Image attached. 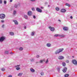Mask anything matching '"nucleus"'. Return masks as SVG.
Returning a JSON list of instances; mask_svg holds the SVG:
<instances>
[{
    "label": "nucleus",
    "mask_w": 77,
    "mask_h": 77,
    "mask_svg": "<svg viewBox=\"0 0 77 77\" xmlns=\"http://www.w3.org/2000/svg\"><path fill=\"white\" fill-rule=\"evenodd\" d=\"M10 2H12V0H10Z\"/></svg>",
    "instance_id": "obj_51"
},
{
    "label": "nucleus",
    "mask_w": 77,
    "mask_h": 77,
    "mask_svg": "<svg viewBox=\"0 0 77 77\" xmlns=\"http://www.w3.org/2000/svg\"><path fill=\"white\" fill-rule=\"evenodd\" d=\"M32 11H29V12H28L27 14L29 16H30L31 15H32Z\"/></svg>",
    "instance_id": "obj_13"
},
{
    "label": "nucleus",
    "mask_w": 77,
    "mask_h": 77,
    "mask_svg": "<svg viewBox=\"0 0 77 77\" xmlns=\"http://www.w3.org/2000/svg\"><path fill=\"white\" fill-rule=\"evenodd\" d=\"M35 35V32H32V33H31V36H33V35Z\"/></svg>",
    "instance_id": "obj_25"
},
{
    "label": "nucleus",
    "mask_w": 77,
    "mask_h": 77,
    "mask_svg": "<svg viewBox=\"0 0 77 77\" xmlns=\"http://www.w3.org/2000/svg\"><path fill=\"white\" fill-rule=\"evenodd\" d=\"M63 50V48L58 49L55 51V54H59L60 52H62Z\"/></svg>",
    "instance_id": "obj_1"
},
{
    "label": "nucleus",
    "mask_w": 77,
    "mask_h": 77,
    "mask_svg": "<svg viewBox=\"0 0 77 77\" xmlns=\"http://www.w3.org/2000/svg\"><path fill=\"white\" fill-rule=\"evenodd\" d=\"M72 62L74 65H77V61L75 60H73Z\"/></svg>",
    "instance_id": "obj_5"
},
{
    "label": "nucleus",
    "mask_w": 77,
    "mask_h": 77,
    "mask_svg": "<svg viewBox=\"0 0 77 77\" xmlns=\"http://www.w3.org/2000/svg\"><path fill=\"white\" fill-rule=\"evenodd\" d=\"M24 18H25V19H26L27 20V18H28V17L26 15H25L24 16Z\"/></svg>",
    "instance_id": "obj_21"
},
{
    "label": "nucleus",
    "mask_w": 77,
    "mask_h": 77,
    "mask_svg": "<svg viewBox=\"0 0 77 77\" xmlns=\"http://www.w3.org/2000/svg\"><path fill=\"white\" fill-rule=\"evenodd\" d=\"M48 4V2H45V5H47Z\"/></svg>",
    "instance_id": "obj_40"
},
{
    "label": "nucleus",
    "mask_w": 77,
    "mask_h": 77,
    "mask_svg": "<svg viewBox=\"0 0 77 77\" xmlns=\"http://www.w3.org/2000/svg\"><path fill=\"white\" fill-rule=\"evenodd\" d=\"M59 36L60 38H64L65 37V35L63 34L60 35L59 34Z\"/></svg>",
    "instance_id": "obj_11"
},
{
    "label": "nucleus",
    "mask_w": 77,
    "mask_h": 77,
    "mask_svg": "<svg viewBox=\"0 0 77 77\" xmlns=\"http://www.w3.org/2000/svg\"><path fill=\"white\" fill-rule=\"evenodd\" d=\"M44 61V60H40L39 62L40 63H42Z\"/></svg>",
    "instance_id": "obj_34"
},
{
    "label": "nucleus",
    "mask_w": 77,
    "mask_h": 77,
    "mask_svg": "<svg viewBox=\"0 0 77 77\" xmlns=\"http://www.w3.org/2000/svg\"><path fill=\"white\" fill-rule=\"evenodd\" d=\"M55 9L57 11H59V7H56L55 8Z\"/></svg>",
    "instance_id": "obj_22"
},
{
    "label": "nucleus",
    "mask_w": 77,
    "mask_h": 77,
    "mask_svg": "<svg viewBox=\"0 0 77 77\" xmlns=\"http://www.w3.org/2000/svg\"><path fill=\"white\" fill-rule=\"evenodd\" d=\"M63 66H66V63L65 62H63L62 63Z\"/></svg>",
    "instance_id": "obj_19"
},
{
    "label": "nucleus",
    "mask_w": 77,
    "mask_h": 77,
    "mask_svg": "<svg viewBox=\"0 0 77 77\" xmlns=\"http://www.w3.org/2000/svg\"><path fill=\"white\" fill-rule=\"evenodd\" d=\"M13 21L14 23V24L15 25H18V21H17V20H13Z\"/></svg>",
    "instance_id": "obj_6"
},
{
    "label": "nucleus",
    "mask_w": 77,
    "mask_h": 77,
    "mask_svg": "<svg viewBox=\"0 0 77 77\" xmlns=\"http://www.w3.org/2000/svg\"><path fill=\"white\" fill-rule=\"evenodd\" d=\"M5 39H6V38L5 37H1L0 38V42H3Z\"/></svg>",
    "instance_id": "obj_3"
},
{
    "label": "nucleus",
    "mask_w": 77,
    "mask_h": 77,
    "mask_svg": "<svg viewBox=\"0 0 77 77\" xmlns=\"http://www.w3.org/2000/svg\"><path fill=\"white\" fill-rule=\"evenodd\" d=\"M48 7H50V5H48Z\"/></svg>",
    "instance_id": "obj_54"
},
{
    "label": "nucleus",
    "mask_w": 77,
    "mask_h": 77,
    "mask_svg": "<svg viewBox=\"0 0 77 77\" xmlns=\"http://www.w3.org/2000/svg\"><path fill=\"white\" fill-rule=\"evenodd\" d=\"M46 46L48 47H51V44L50 43H47L46 45Z\"/></svg>",
    "instance_id": "obj_16"
},
{
    "label": "nucleus",
    "mask_w": 77,
    "mask_h": 77,
    "mask_svg": "<svg viewBox=\"0 0 77 77\" xmlns=\"http://www.w3.org/2000/svg\"><path fill=\"white\" fill-rule=\"evenodd\" d=\"M58 21H60V23L61 22V20H58Z\"/></svg>",
    "instance_id": "obj_53"
},
{
    "label": "nucleus",
    "mask_w": 77,
    "mask_h": 77,
    "mask_svg": "<svg viewBox=\"0 0 77 77\" xmlns=\"http://www.w3.org/2000/svg\"><path fill=\"white\" fill-rule=\"evenodd\" d=\"M10 54H14V53H13L12 52H10Z\"/></svg>",
    "instance_id": "obj_48"
},
{
    "label": "nucleus",
    "mask_w": 77,
    "mask_h": 77,
    "mask_svg": "<svg viewBox=\"0 0 77 77\" xmlns=\"http://www.w3.org/2000/svg\"><path fill=\"white\" fill-rule=\"evenodd\" d=\"M32 2H35V0H30Z\"/></svg>",
    "instance_id": "obj_49"
},
{
    "label": "nucleus",
    "mask_w": 77,
    "mask_h": 77,
    "mask_svg": "<svg viewBox=\"0 0 77 77\" xmlns=\"http://www.w3.org/2000/svg\"><path fill=\"white\" fill-rule=\"evenodd\" d=\"M72 18H73L72 17V16H70V19H72Z\"/></svg>",
    "instance_id": "obj_46"
},
{
    "label": "nucleus",
    "mask_w": 77,
    "mask_h": 77,
    "mask_svg": "<svg viewBox=\"0 0 77 77\" xmlns=\"http://www.w3.org/2000/svg\"><path fill=\"white\" fill-rule=\"evenodd\" d=\"M5 26V25L4 24H3L2 25V28H4V27Z\"/></svg>",
    "instance_id": "obj_39"
},
{
    "label": "nucleus",
    "mask_w": 77,
    "mask_h": 77,
    "mask_svg": "<svg viewBox=\"0 0 77 77\" xmlns=\"http://www.w3.org/2000/svg\"><path fill=\"white\" fill-rule=\"evenodd\" d=\"M19 66H20V65H17L15 66V67H19Z\"/></svg>",
    "instance_id": "obj_33"
},
{
    "label": "nucleus",
    "mask_w": 77,
    "mask_h": 77,
    "mask_svg": "<svg viewBox=\"0 0 77 77\" xmlns=\"http://www.w3.org/2000/svg\"><path fill=\"white\" fill-rule=\"evenodd\" d=\"M16 69L18 71L20 69V67H17L16 68Z\"/></svg>",
    "instance_id": "obj_31"
},
{
    "label": "nucleus",
    "mask_w": 77,
    "mask_h": 77,
    "mask_svg": "<svg viewBox=\"0 0 77 77\" xmlns=\"http://www.w3.org/2000/svg\"><path fill=\"white\" fill-rule=\"evenodd\" d=\"M62 67L60 66L58 67L57 69L58 72H59L60 71V69Z\"/></svg>",
    "instance_id": "obj_18"
},
{
    "label": "nucleus",
    "mask_w": 77,
    "mask_h": 77,
    "mask_svg": "<svg viewBox=\"0 0 77 77\" xmlns=\"http://www.w3.org/2000/svg\"><path fill=\"white\" fill-rule=\"evenodd\" d=\"M58 59L60 60H62L64 59V57L63 56H60L58 57Z\"/></svg>",
    "instance_id": "obj_8"
},
{
    "label": "nucleus",
    "mask_w": 77,
    "mask_h": 77,
    "mask_svg": "<svg viewBox=\"0 0 77 77\" xmlns=\"http://www.w3.org/2000/svg\"><path fill=\"white\" fill-rule=\"evenodd\" d=\"M10 35H11V36H12L14 35V32H11L10 33Z\"/></svg>",
    "instance_id": "obj_20"
},
{
    "label": "nucleus",
    "mask_w": 77,
    "mask_h": 77,
    "mask_svg": "<svg viewBox=\"0 0 77 77\" xmlns=\"http://www.w3.org/2000/svg\"><path fill=\"white\" fill-rule=\"evenodd\" d=\"M40 56H39V55H37L36 56V57L37 58H39V57Z\"/></svg>",
    "instance_id": "obj_35"
},
{
    "label": "nucleus",
    "mask_w": 77,
    "mask_h": 77,
    "mask_svg": "<svg viewBox=\"0 0 77 77\" xmlns=\"http://www.w3.org/2000/svg\"><path fill=\"white\" fill-rule=\"evenodd\" d=\"M30 60L31 62H33V61H34V59H30Z\"/></svg>",
    "instance_id": "obj_36"
},
{
    "label": "nucleus",
    "mask_w": 77,
    "mask_h": 77,
    "mask_svg": "<svg viewBox=\"0 0 77 77\" xmlns=\"http://www.w3.org/2000/svg\"><path fill=\"white\" fill-rule=\"evenodd\" d=\"M32 10L33 11H35V8H32Z\"/></svg>",
    "instance_id": "obj_37"
},
{
    "label": "nucleus",
    "mask_w": 77,
    "mask_h": 77,
    "mask_svg": "<svg viewBox=\"0 0 77 77\" xmlns=\"http://www.w3.org/2000/svg\"><path fill=\"white\" fill-rule=\"evenodd\" d=\"M66 6H69V7H70L71 6L68 3H66Z\"/></svg>",
    "instance_id": "obj_24"
},
{
    "label": "nucleus",
    "mask_w": 77,
    "mask_h": 77,
    "mask_svg": "<svg viewBox=\"0 0 77 77\" xmlns=\"http://www.w3.org/2000/svg\"><path fill=\"white\" fill-rule=\"evenodd\" d=\"M2 3V0H0V4Z\"/></svg>",
    "instance_id": "obj_42"
},
{
    "label": "nucleus",
    "mask_w": 77,
    "mask_h": 77,
    "mask_svg": "<svg viewBox=\"0 0 77 77\" xmlns=\"http://www.w3.org/2000/svg\"><path fill=\"white\" fill-rule=\"evenodd\" d=\"M66 70H67V68L66 67H64L63 69V72H66Z\"/></svg>",
    "instance_id": "obj_9"
},
{
    "label": "nucleus",
    "mask_w": 77,
    "mask_h": 77,
    "mask_svg": "<svg viewBox=\"0 0 77 77\" xmlns=\"http://www.w3.org/2000/svg\"><path fill=\"white\" fill-rule=\"evenodd\" d=\"M69 76V74H66L64 75L65 77H68Z\"/></svg>",
    "instance_id": "obj_29"
},
{
    "label": "nucleus",
    "mask_w": 77,
    "mask_h": 77,
    "mask_svg": "<svg viewBox=\"0 0 77 77\" xmlns=\"http://www.w3.org/2000/svg\"><path fill=\"white\" fill-rule=\"evenodd\" d=\"M48 59L45 62V63H48Z\"/></svg>",
    "instance_id": "obj_32"
},
{
    "label": "nucleus",
    "mask_w": 77,
    "mask_h": 77,
    "mask_svg": "<svg viewBox=\"0 0 77 77\" xmlns=\"http://www.w3.org/2000/svg\"><path fill=\"white\" fill-rule=\"evenodd\" d=\"M23 75V73H20L18 75L20 77H21V76Z\"/></svg>",
    "instance_id": "obj_27"
},
{
    "label": "nucleus",
    "mask_w": 77,
    "mask_h": 77,
    "mask_svg": "<svg viewBox=\"0 0 77 77\" xmlns=\"http://www.w3.org/2000/svg\"><path fill=\"white\" fill-rule=\"evenodd\" d=\"M37 63H38V62H37Z\"/></svg>",
    "instance_id": "obj_57"
},
{
    "label": "nucleus",
    "mask_w": 77,
    "mask_h": 77,
    "mask_svg": "<svg viewBox=\"0 0 77 77\" xmlns=\"http://www.w3.org/2000/svg\"><path fill=\"white\" fill-rule=\"evenodd\" d=\"M5 54H8L9 53V51H5Z\"/></svg>",
    "instance_id": "obj_17"
},
{
    "label": "nucleus",
    "mask_w": 77,
    "mask_h": 77,
    "mask_svg": "<svg viewBox=\"0 0 77 77\" xmlns=\"http://www.w3.org/2000/svg\"><path fill=\"white\" fill-rule=\"evenodd\" d=\"M41 9H44V7H41Z\"/></svg>",
    "instance_id": "obj_50"
},
{
    "label": "nucleus",
    "mask_w": 77,
    "mask_h": 77,
    "mask_svg": "<svg viewBox=\"0 0 77 77\" xmlns=\"http://www.w3.org/2000/svg\"><path fill=\"white\" fill-rule=\"evenodd\" d=\"M26 26H24V28L26 29Z\"/></svg>",
    "instance_id": "obj_52"
},
{
    "label": "nucleus",
    "mask_w": 77,
    "mask_h": 77,
    "mask_svg": "<svg viewBox=\"0 0 77 77\" xmlns=\"http://www.w3.org/2000/svg\"><path fill=\"white\" fill-rule=\"evenodd\" d=\"M33 18H34V19H35V18H36V16L35 15L33 16Z\"/></svg>",
    "instance_id": "obj_41"
},
{
    "label": "nucleus",
    "mask_w": 77,
    "mask_h": 77,
    "mask_svg": "<svg viewBox=\"0 0 77 77\" xmlns=\"http://www.w3.org/2000/svg\"><path fill=\"white\" fill-rule=\"evenodd\" d=\"M40 74L41 75H44V73L43 72H42Z\"/></svg>",
    "instance_id": "obj_30"
},
{
    "label": "nucleus",
    "mask_w": 77,
    "mask_h": 77,
    "mask_svg": "<svg viewBox=\"0 0 77 77\" xmlns=\"http://www.w3.org/2000/svg\"><path fill=\"white\" fill-rule=\"evenodd\" d=\"M0 76H1V75H0Z\"/></svg>",
    "instance_id": "obj_55"
},
{
    "label": "nucleus",
    "mask_w": 77,
    "mask_h": 77,
    "mask_svg": "<svg viewBox=\"0 0 77 77\" xmlns=\"http://www.w3.org/2000/svg\"><path fill=\"white\" fill-rule=\"evenodd\" d=\"M6 15L5 14H0V18L1 19H4L5 18Z\"/></svg>",
    "instance_id": "obj_2"
},
{
    "label": "nucleus",
    "mask_w": 77,
    "mask_h": 77,
    "mask_svg": "<svg viewBox=\"0 0 77 77\" xmlns=\"http://www.w3.org/2000/svg\"><path fill=\"white\" fill-rule=\"evenodd\" d=\"M61 12H66V10L64 9H62L60 11Z\"/></svg>",
    "instance_id": "obj_14"
},
{
    "label": "nucleus",
    "mask_w": 77,
    "mask_h": 77,
    "mask_svg": "<svg viewBox=\"0 0 77 77\" xmlns=\"http://www.w3.org/2000/svg\"><path fill=\"white\" fill-rule=\"evenodd\" d=\"M69 61L68 60H67L66 61V63H69Z\"/></svg>",
    "instance_id": "obj_45"
},
{
    "label": "nucleus",
    "mask_w": 77,
    "mask_h": 77,
    "mask_svg": "<svg viewBox=\"0 0 77 77\" xmlns=\"http://www.w3.org/2000/svg\"><path fill=\"white\" fill-rule=\"evenodd\" d=\"M8 77H12V75H9L8 76Z\"/></svg>",
    "instance_id": "obj_47"
},
{
    "label": "nucleus",
    "mask_w": 77,
    "mask_h": 77,
    "mask_svg": "<svg viewBox=\"0 0 77 77\" xmlns=\"http://www.w3.org/2000/svg\"><path fill=\"white\" fill-rule=\"evenodd\" d=\"M55 37H57V36H59V34H56L54 35Z\"/></svg>",
    "instance_id": "obj_26"
},
{
    "label": "nucleus",
    "mask_w": 77,
    "mask_h": 77,
    "mask_svg": "<svg viewBox=\"0 0 77 77\" xmlns=\"http://www.w3.org/2000/svg\"><path fill=\"white\" fill-rule=\"evenodd\" d=\"M49 29H50L51 31H52V32H53V31H54V30H55V29L54 27H49Z\"/></svg>",
    "instance_id": "obj_7"
},
{
    "label": "nucleus",
    "mask_w": 77,
    "mask_h": 77,
    "mask_svg": "<svg viewBox=\"0 0 77 77\" xmlns=\"http://www.w3.org/2000/svg\"><path fill=\"white\" fill-rule=\"evenodd\" d=\"M2 71H5V69L2 68Z\"/></svg>",
    "instance_id": "obj_38"
},
{
    "label": "nucleus",
    "mask_w": 77,
    "mask_h": 77,
    "mask_svg": "<svg viewBox=\"0 0 77 77\" xmlns=\"http://www.w3.org/2000/svg\"><path fill=\"white\" fill-rule=\"evenodd\" d=\"M1 23H4V20H1Z\"/></svg>",
    "instance_id": "obj_44"
},
{
    "label": "nucleus",
    "mask_w": 77,
    "mask_h": 77,
    "mask_svg": "<svg viewBox=\"0 0 77 77\" xmlns=\"http://www.w3.org/2000/svg\"><path fill=\"white\" fill-rule=\"evenodd\" d=\"M30 70L32 72H35V69H34L32 68L30 69Z\"/></svg>",
    "instance_id": "obj_12"
},
{
    "label": "nucleus",
    "mask_w": 77,
    "mask_h": 77,
    "mask_svg": "<svg viewBox=\"0 0 77 77\" xmlns=\"http://www.w3.org/2000/svg\"><path fill=\"white\" fill-rule=\"evenodd\" d=\"M4 3L5 4H6V1H4Z\"/></svg>",
    "instance_id": "obj_43"
},
{
    "label": "nucleus",
    "mask_w": 77,
    "mask_h": 77,
    "mask_svg": "<svg viewBox=\"0 0 77 77\" xmlns=\"http://www.w3.org/2000/svg\"><path fill=\"white\" fill-rule=\"evenodd\" d=\"M63 29L64 31H66L68 30V28L66 27H64L63 28Z\"/></svg>",
    "instance_id": "obj_10"
},
{
    "label": "nucleus",
    "mask_w": 77,
    "mask_h": 77,
    "mask_svg": "<svg viewBox=\"0 0 77 77\" xmlns=\"http://www.w3.org/2000/svg\"><path fill=\"white\" fill-rule=\"evenodd\" d=\"M19 49L20 51H22L23 50V48L22 47H20L19 48Z\"/></svg>",
    "instance_id": "obj_23"
},
{
    "label": "nucleus",
    "mask_w": 77,
    "mask_h": 77,
    "mask_svg": "<svg viewBox=\"0 0 77 77\" xmlns=\"http://www.w3.org/2000/svg\"><path fill=\"white\" fill-rule=\"evenodd\" d=\"M16 14L17 11H14L13 12V16H14V15H16Z\"/></svg>",
    "instance_id": "obj_15"
},
{
    "label": "nucleus",
    "mask_w": 77,
    "mask_h": 77,
    "mask_svg": "<svg viewBox=\"0 0 77 77\" xmlns=\"http://www.w3.org/2000/svg\"><path fill=\"white\" fill-rule=\"evenodd\" d=\"M36 11L37 12H40V13H41L42 12V11L41 10V9L38 8H36Z\"/></svg>",
    "instance_id": "obj_4"
},
{
    "label": "nucleus",
    "mask_w": 77,
    "mask_h": 77,
    "mask_svg": "<svg viewBox=\"0 0 77 77\" xmlns=\"http://www.w3.org/2000/svg\"><path fill=\"white\" fill-rule=\"evenodd\" d=\"M72 57H74V56H72Z\"/></svg>",
    "instance_id": "obj_56"
},
{
    "label": "nucleus",
    "mask_w": 77,
    "mask_h": 77,
    "mask_svg": "<svg viewBox=\"0 0 77 77\" xmlns=\"http://www.w3.org/2000/svg\"><path fill=\"white\" fill-rule=\"evenodd\" d=\"M14 7L15 8H18V5L17 4H15L14 5Z\"/></svg>",
    "instance_id": "obj_28"
}]
</instances>
